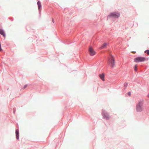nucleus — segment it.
I'll use <instances>...</instances> for the list:
<instances>
[{"label": "nucleus", "mask_w": 149, "mask_h": 149, "mask_svg": "<svg viewBox=\"0 0 149 149\" xmlns=\"http://www.w3.org/2000/svg\"><path fill=\"white\" fill-rule=\"evenodd\" d=\"M136 109L138 112H141L144 110L143 103L142 102H139L138 103L136 106Z\"/></svg>", "instance_id": "f257e3e1"}, {"label": "nucleus", "mask_w": 149, "mask_h": 149, "mask_svg": "<svg viewBox=\"0 0 149 149\" xmlns=\"http://www.w3.org/2000/svg\"><path fill=\"white\" fill-rule=\"evenodd\" d=\"M115 60L113 56L112 55H111L109 58L108 63L110 66L113 68L115 65Z\"/></svg>", "instance_id": "f03ea898"}, {"label": "nucleus", "mask_w": 149, "mask_h": 149, "mask_svg": "<svg viewBox=\"0 0 149 149\" xmlns=\"http://www.w3.org/2000/svg\"><path fill=\"white\" fill-rule=\"evenodd\" d=\"M102 115L103 118L107 120H109L110 118V116L108 113L105 110H102Z\"/></svg>", "instance_id": "7ed1b4c3"}, {"label": "nucleus", "mask_w": 149, "mask_h": 149, "mask_svg": "<svg viewBox=\"0 0 149 149\" xmlns=\"http://www.w3.org/2000/svg\"><path fill=\"white\" fill-rule=\"evenodd\" d=\"M146 58L144 57H138L135 58L134 61L135 62L137 63L139 62H143L145 61Z\"/></svg>", "instance_id": "20e7f679"}, {"label": "nucleus", "mask_w": 149, "mask_h": 149, "mask_svg": "<svg viewBox=\"0 0 149 149\" xmlns=\"http://www.w3.org/2000/svg\"><path fill=\"white\" fill-rule=\"evenodd\" d=\"M89 54L91 56L94 55L95 54V51L93 49V48L91 46H90L89 47Z\"/></svg>", "instance_id": "39448f33"}, {"label": "nucleus", "mask_w": 149, "mask_h": 149, "mask_svg": "<svg viewBox=\"0 0 149 149\" xmlns=\"http://www.w3.org/2000/svg\"><path fill=\"white\" fill-rule=\"evenodd\" d=\"M120 15V14L118 13H111L110 15H109V16L115 18H118L119 17Z\"/></svg>", "instance_id": "423d86ee"}, {"label": "nucleus", "mask_w": 149, "mask_h": 149, "mask_svg": "<svg viewBox=\"0 0 149 149\" xmlns=\"http://www.w3.org/2000/svg\"><path fill=\"white\" fill-rule=\"evenodd\" d=\"M99 77L100 79L103 81H105L104 79V74H100L99 75Z\"/></svg>", "instance_id": "0eeeda50"}, {"label": "nucleus", "mask_w": 149, "mask_h": 149, "mask_svg": "<svg viewBox=\"0 0 149 149\" xmlns=\"http://www.w3.org/2000/svg\"><path fill=\"white\" fill-rule=\"evenodd\" d=\"M0 34L2 35L4 37H5L6 36L4 32L2 29H0Z\"/></svg>", "instance_id": "6e6552de"}, {"label": "nucleus", "mask_w": 149, "mask_h": 149, "mask_svg": "<svg viewBox=\"0 0 149 149\" xmlns=\"http://www.w3.org/2000/svg\"><path fill=\"white\" fill-rule=\"evenodd\" d=\"M16 138L17 139H18L19 138V131L18 130H16Z\"/></svg>", "instance_id": "1a4fd4ad"}, {"label": "nucleus", "mask_w": 149, "mask_h": 149, "mask_svg": "<svg viewBox=\"0 0 149 149\" xmlns=\"http://www.w3.org/2000/svg\"><path fill=\"white\" fill-rule=\"evenodd\" d=\"M107 45V43H104L103 44V45L100 47V48L101 49H102L103 48H105L106 47Z\"/></svg>", "instance_id": "9d476101"}, {"label": "nucleus", "mask_w": 149, "mask_h": 149, "mask_svg": "<svg viewBox=\"0 0 149 149\" xmlns=\"http://www.w3.org/2000/svg\"><path fill=\"white\" fill-rule=\"evenodd\" d=\"M37 4L38 5V8L39 10H40L41 6V3L40 2V1H38L37 2Z\"/></svg>", "instance_id": "9b49d317"}, {"label": "nucleus", "mask_w": 149, "mask_h": 149, "mask_svg": "<svg viewBox=\"0 0 149 149\" xmlns=\"http://www.w3.org/2000/svg\"><path fill=\"white\" fill-rule=\"evenodd\" d=\"M128 85V83L127 82H125L124 84V86L125 87H127Z\"/></svg>", "instance_id": "f8f14e48"}, {"label": "nucleus", "mask_w": 149, "mask_h": 149, "mask_svg": "<svg viewBox=\"0 0 149 149\" xmlns=\"http://www.w3.org/2000/svg\"><path fill=\"white\" fill-rule=\"evenodd\" d=\"M145 52L148 55H149V50H147L145 51Z\"/></svg>", "instance_id": "ddd939ff"}, {"label": "nucleus", "mask_w": 149, "mask_h": 149, "mask_svg": "<svg viewBox=\"0 0 149 149\" xmlns=\"http://www.w3.org/2000/svg\"><path fill=\"white\" fill-rule=\"evenodd\" d=\"M137 65H135L134 66V70L136 71H137Z\"/></svg>", "instance_id": "4468645a"}, {"label": "nucleus", "mask_w": 149, "mask_h": 149, "mask_svg": "<svg viewBox=\"0 0 149 149\" xmlns=\"http://www.w3.org/2000/svg\"><path fill=\"white\" fill-rule=\"evenodd\" d=\"M128 95L130 96L131 95V93L130 92H129L128 93Z\"/></svg>", "instance_id": "2eb2a0df"}, {"label": "nucleus", "mask_w": 149, "mask_h": 149, "mask_svg": "<svg viewBox=\"0 0 149 149\" xmlns=\"http://www.w3.org/2000/svg\"><path fill=\"white\" fill-rule=\"evenodd\" d=\"M27 85H24V88H26L27 87Z\"/></svg>", "instance_id": "dca6fc26"}, {"label": "nucleus", "mask_w": 149, "mask_h": 149, "mask_svg": "<svg viewBox=\"0 0 149 149\" xmlns=\"http://www.w3.org/2000/svg\"><path fill=\"white\" fill-rule=\"evenodd\" d=\"M131 52L134 54H135L136 53V52L135 51H132Z\"/></svg>", "instance_id": "f3484780"}, {"label": "nucleus", "mask_w": 149, "mask_h": 149, "mask_svg": "<svg viewBox=\"0 0 149 149\" xmlns=\"http://www.w3.org/2000/svg\"><path fill=\"white\" fill-rule=\"evenodd\" d=\"M52 21L53 22V23H54V20L53 19H52Z\"/></svg>", "instance_id": "a211bd4d"}, {"label": "nucleus", "mask_w": 149, "mask_h": 149, "mask_svg": "<svg viewBox=\"0 0 149 149\" xmlns=\"http://www.w3.org/2000/svg\"><path fill=\"white\" fill-rule=\"evenodd\" d=\"M148 96L149 97V93L148 94Z\"/></svg>", "instance_id": "6ab92c4d"}]
</instances>
